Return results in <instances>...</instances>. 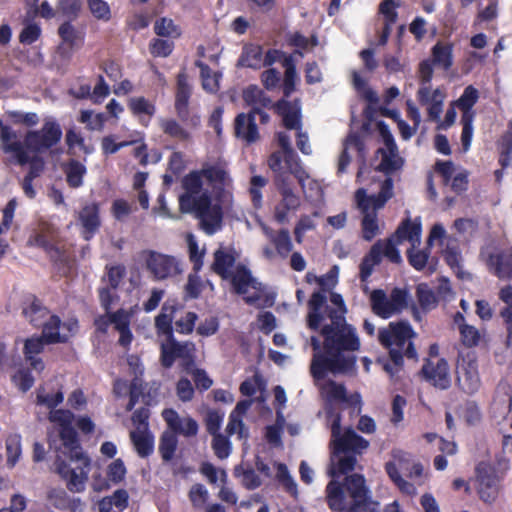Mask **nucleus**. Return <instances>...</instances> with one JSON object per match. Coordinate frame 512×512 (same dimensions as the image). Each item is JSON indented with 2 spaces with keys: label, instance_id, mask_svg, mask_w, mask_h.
Listing matches in <instances>:
<instances>
[{
  "label": "nucleus",
  "instance_id": "34",
  "mask_svg": "<svg viewBox=\"0 0 512 512\" xmlns=\"http://www.w3.org/2000/svg\"><path fill=\"white\" fill-rule=\"evenodd\" d=\"M243 100L251 109L248 113L255 114L260 108H267L271 105V99L257 86L250 85L243 91Z\"/></svg>",
  "mask_w": 512,
  "mask_h": 512
},
{
  "label": "nucleus",
  "instance_id": "24",
  "mask_svg": "<svg viewBox=\"0 0 512 512\" xmlns=\"http://www.w3.org/2000/svg\"><path fill=\"white\" fill-rule=\"evenodd\" d=\"M213 263L211 264V270L219 275L223 280L230 277V273L233 271L232 268L236 263L235 251L231 248L220 245L213 254Z\"/></svg>",
  "mask_w": 512,
  "mask_h": 512
},
{
  "label": "nucleus",
  "instance_id": "51",
  "mask_svg": "<svg viewBox=\"0 0 512 512\" xmlns=\"http://www.w3.org/2000/svg\"><path fill=\"white\" fill-rule=\"evenodd\" d=\"M272 243L274 244L277 253L283 258L287 257L293 248L291 237L287 229L280 230L276 237L273 238Z\"/></svg>",
  "mask_w": 512,
  "mask_h": 512
},
{
  "label": "nucleus",
  "instance_id": "30",
  "mask_svg": "<svg viewBox=\"0 0 512 512\" xmlns=\"http://www.w3.org/2000/svg\"><path fill=\"white\" fill-rule=\"evenodd\" d=\"M277 110L283 117L284 126L287 129H297L301 127V105L300 100L293 102L281 100L277 103Z\"/></svg>",
  "mask_w": 512,
  "mask_h": 512
},
{
  "label": "nucleus",
  "instance_id": "18",
  "mask_svg": "<svg viewBox=\"0 0 512 512\" xmlns=\"http://www.w3.org/2000/svg\"><path fill=\"white\" fill-rule=\"evenodd\" d=\"M424 378L436 388L445 390L451 385L448 363L439 359L436 363L428 361L421 370Z\"/></svg>",
  "mask_w": 512,
  "mask_h": 512
},
{
  "label": "nucleus",
  "instance_id": "17",
  "mask_svg": "<svg viewBox=\"0 0 512 512\" xmlns=\"http://www.w3.org/2000/svg\"><path fill=\"white\" fill-rule=\"evenodd\" d=\"M161 416L169 428L168 432H173L176 436L191 438L198 434L199 425L189 415L181 416L176 410L167 408L162 411Z\"/></svg>",
  "mask_w": 512,
  "mask_h": 512
},
{
  "label": "nucleus",
  "instance_id": "53",
  "mask_svg": "<svg viewBox=\"0 0 512 512\" xmlns=\"http://www.w3.org/2000/svg\"><path fill=\"white\" fill-rule=\"evenodd\" d=\"M330 302L336 306V308H329L327 307L326 311L328 313V318L330 319L329 324H333V317H340L343 320V324L345 326H350L346 323L345 320V313H346V306L343 300V297L338 293H331L330 295Z\"/></svg>",
  "mask_w": 512,
  "mask_h": 512
},
{
  "label": "nucleus",
  "instance_id": "13",
  "mask_svg": "<svg viewBox=\"0 0 512 512\" xmlns=\"http://www.w3.org/2000/svg\"><path fill=\"white\" fill-rule=\"evenodd\" d=\"M202 173L216 191L218 202H221L223 205H230L232 203V178L230 177L227 165L217 162L204 167Z\"/></svg>",
  "mask_w": 512,
  "mask_h": 512
},
{
  "label": "nucleus",
  "instance_id": "1",
  "mask_svg": "<svg viewBox=\"0 0 512 512\" xmlns=\"http://www.w3.org/2000/svg\"><path fill=\"white\" fill-rule=\"evenodd\" d=\"M324 338L323 351L320 340L312 336L311 346L314 350L310 365L313 378L322 375L323 368H329L333 374L346 373L354 367L355 357L346 352L357 351L360 341L353 326H345L340 317H333V324H325L320 331Z\"/></svg>",
  "mask_w": 512,
  "mask_h": 512
},
{
  "label": "nucleus",
  "instance_id": "45",
  "mask_svg": "<svg viewBox=\"0 0 512 512\" xmlns=\"http://www.w3.org/2000/svg\"><path fill=\"white\" fill-rule=\"evenodd\" d=\"M479 97L478 90L474 88L472 85L467 86L464 89L463 94L460 98L454 103L459 109L462 110V115H474L471 111V108L477 102Z\"/></svg>",
  "mask_w": 512,
  "mask_h": 512
},
{
  "label": "nucleus",
  "instance_id": "47",
  "mask_svg": "<svg viewBox=\"0 0 512 512\" xmlns=\"http://www.w3.org/2000/svg\"><path fill=\"white\" fill-rule=\"evenodd\" d=\"M154 32L161 37L178 38L181 35L180 28L174 24L173 20L167 17H162L156 20L154 24Z\"/></svg>",
  "mask_w": 512,
  "mask_h": 512
},
{
  "label": "nucleus",
  "instance_id": "43",
  "mask_svg": "<svg viewBox=\"0 0 512 512\" xmlns=\"http://www.w3.org/2000/svg\"><path fill=\"white\" fill-rule=\"evenodd\" d=\"M361 145H362V143L357 135L351 134L346 138L344 145H343V150L338 158V163H337V173L338 174L345 173L346 168L348 167V165L351 162V156L348 154V149L350 147H355L357 149H360Z\"/></svg>",
  "mask_w": 512,
  "mask_h": 512
},
{
  "label": "nucleus",
  "instance_id": "58",
  "mask_svg": "<svg viewBox=\"0 0 512 512\" xmlns=\"http://www.w3.org/2000/svg\"><path fill=\"white\" fill-rule=\"evenodd\" d=\"M416 293L418 302L423 309L430 310L436 306V296L426 284H419Z\"/></svg>",
  "mask_w": 512,
  "mask_h": 512
},
{
  "label": "nucleus",
  "instance_id": "57",
  "mask_svg": "<svg viewBox=\"0 0 512 512\" xmlns=\"http://www.w3.org/2000/svg\"><path fill=\"white\" fill-rule=\"evenodd\" d=\"M188 249L190 261L193 263V269L195 272H198L204 264L205 249H199L198 243L192 235L188 238Z\"/></svg>",
  "mask_w": 512,
  "mask_h": 512
},
{
  "label": "nucleus",
  "instance_id": "23",
  "mask_svg": "<svg viewBox=\"0 0 512 512\" xmlns=\"http://www.w3.org/2000/svg\"><path fill=\"white\" fill-rule=\"evenodd\" d=\"M327 372H330L329 368H323L322 375L319 378H313L321 396L330 402H347L346 388L335 381H325Z\"/></svg>",
  "mask_w": 512,
  "mask_h": 512
},
{
  "label": "nucleus",
  "instance_id": "61",
  "mask_svg": "<svg viewBox=\"0 0 512 512\" xmlns=\"http://www.w3.org/2000/svg\"><path fill=\"white\" fill-rule=\"evenodd\" d=\"M149 48L155 57H168L174 49V43L171 40L155 38L150 42Z\"/></svg>",
  "mask_w": 512,
  "mask_h": 512
},
{
  "label": "nucleus",
  "instance_id": "52",
  "mask_svg": "<svg viewBox=\"0 0 512 512\" xmlns=\"http://www.w3.org/2000/svg\"><path fill=\"white\" fill-rule=\"evenodd\" d=\"M64 396L61 391H58L54 395L46 392L44 387H39L36 395V403L38 405L45 406L49 409H53L63 402Z\"/></svg>",
  "mask_w": 512,
  "mask_h": 512
},
{
  "label": "nucleus",
  "instance_id": "6",
  "mask_svg": "<svg viewBox=\"0 0 512 512\" xmlns=\"http://www.w3.org/2000/svg\"><path fill=\"white\" fill-rule=\"evenodd\" d=\"M416 336L408 322H391L378 332V340L382 346L389 350L391 359L396 363L406 356L409 359H416L417 352L412 343Z\"/></svg>",
  "mask_w": 512,
  "mask_h": 512
},
{
  "label": "nucleus",
  "instance_id": "33",
  "mask_svg": "<svg viewBox=\"0 0 512 512\" xmlns=\"http://www.w3.org/2000/svg\"><path fill=\"white\" fill-rule=\"evenodd\" d=\"M79 220L84 228V238L89 240L100 225L99 209L95 203L88 204L79 212Z\"/></svg>",
  "mask_w": 512,
  "mask_h": 512
},
{
  "label": "nucleus",
  "instance_id": "20",
  "mask_svg": "<svg viewBox=\"0 0 512 512\" xmlns=\"http://www.w3.org/2000/svg\"><path fill=\"white\" fill-rule=\"evenodd\" d=\"M227 280L230 281L235 293L240 295L248 293L249 289H253L256 292L262 290L261 283L253 278L251 271L243 264H238Z\"/></svg>",
  "mask_w": 512,
  "mask_h": 512
},
{
  "label": "nucleus",
  "instance_id": "32",
  "mask_svg": "<svg viewBox=\"0 0 512 512\" xmlns=\"http://www.w3.org/2000/svg\"><path fill=\"white\" fill-rule=\"evenodd\" d=\"M47 344L43 336L41 337H31L25 340L24 344V354L25 359L29 362L30 366L41 372L44 370L45 365L40 357H37L44 350V345Z\"/></svg>",
  "mask_w": 512,
  "mask_h": 512
},
{
  "label": "nucleus",
  "instance_id": "60",
  "mask_svg": "<svg viewBox=\"0 0 512 512\" xmlns=\"http://www.w3.org/2000/svg\"><path fill=\"white\" fill-rule=\"evenodd\" d=\"M212 449L214 450L215 455L219 459H226L231 454V443L227 437L222 434H217L213 436L212 439Z\"/></svg>",
  "mask_w": 512,
  "mask_h": 512
},
{
  "label": "nucleus",
  "instance_id": "35",
  "mask_svg": "<svg viewBox=\"0 0 512 512\" xmlns=\"http://www.w3.org/2000/svg\"><path fill=\"white\" fill-rule=\"evenodd\" d=\"M130 439L140 457L145 458L153 453L154 438L150 431L133 430Z\"/></svg>",
  "mask_w": 512,
  "mask_h": 512
},
{
  "label": "nucleus",
  "instance_id": "10",
  "mask_svg": "<svg viewBox=\"0 0 512 512\" xmlns=\"http://www.w3.org/2000/svg\"><path fill=\"white\" fill-rule=\"evenodd\" d=\"M369 446V441L358 435L354 429L341 428V416L336 414L331 423L330 448L340 452L362 454Z\"/></svg>",
  "mask_w": 512,
  "mask_h": 512
},
{
  "label": "nucleus",
  "instance_id": "5",
  "mask_svg": "<svg viewBox=\"0 0 512 512\" xmlns=\"http://www.w3.org/2000/svg\"><path fill=\"white\" fill-rule=\"evenodd\" d=\"M392 196L393 180L389 177L381 183L380 191L377 195L368 196L364 188L356 191L355 200L357 207L363 214L362 233L364 240L371 241L379 234L376 211L382 208Z\"/></svg>",
  "mask_w": 512,
  "mask_h": 512
},
{
  "label": "nucleus",
  "instance_id": "2",
  "mask_svg": "<svg viewBox=\"0 0 512 512\" xmlns=\"http://www.w3.org/2000/svg\"><path fill=\"white\" fill-rule=\"evenodd\" d=\"M421 232L420 223L406 219L389 238L376 241L360 263V280L366 282L373 273L374 267L381 263L383 257L392 263L400 264L402 257L398 246L405 240L409 241L411 245L407 250L409 264L418 271L423 270L428 262L429 252L418 249L421 244Z\"/></svg>",
  "mask_w": 512,
  "mask_h": 512
},
{
  "label": "nucleus",
  "instance_id": "28",
  "mask_svg": "<svg viewBox=\"0 0 512 512\" xmlns=\"http://www.w3.org/2000/svg\"><path fill=\"white\" fill-rule=\"evenodd\" d=\"M22 313L34 327H40L51 315L41 301L32 295L25 299Z\"/></svg>",
  "mask_w": 512,
  "mask_h": 512
},
{
  "label": "nucleus",
  "instance_id": "8",
  "mask_svg": "<svg viewBox=\"0 0 512 512\" xmlns=\"http://www.w3.org/2000/svg\"><path fill=\"white\" fill-rule=\"evenodd\" d=\"M196 345L192 341H178L175 336L160 342V362L165 368H171L175 361H181L186 372L195 366Z\"/></svg>",
  "mask_w": 512,
  "mask_h": 512
},
{
  "label": "nucleus",
  "instance_id": "12",
  "mask_svg": "<svg viewBox=\"0 0 512 512\" xmlns=\"http://www.w3.org/2000/svg\"><path fill=\"white\" fill-rule=\"evenodd\" d=\"M62 129L54 120H46L39 130L28 131L24 138L25 147L36 153H42L60 142Z\"/></svg>",
  "mask_w": 512,
  "mask_h": 512
},
{
  "label": "nucleus",
  "instance_id": "48",
  "mask_svg": "<svg viewBox=\"0 0 512 512\" xmlns=\"http://www.w3.org/2000/svg\"><path fill=\"white\" fill-rule=\"evenodd\" d=\"M7 464L14 467L21 456V436L18 434L10 435L6 439Z\"/></svg>",
  "mask_w": 512,
  "mask_h": 512
},
{
  "label": "nucleus",
  "instance_id": "19",
  "mask_svg": "<svg viewBox=\"0 0 512 512\" xmlns=\"http://www.w3.org/2000/svg\"><path fill=\"white\" fill-rule=\"evenodd\" d=\"M204 177L202 170L192 171L183 178L182 185L185 193L180 195L179 204L182 211L192 207L194 199H197L201 194Z\"/></svg>",
  "mask_w": 512,
  "mask_h": 512
},
{
  "label": "nucleus",
  "instance_id": "55",
  "mask_svg": "<svg viewBox=\"0 0 512 512\" xmlns=\"http://www.w3.org/2000/svg\"><path fill=\"white\" fill-rule=\"evenodd\" d=\"M195 65L200 69L203 88L209 92L216 91L218 89V79L215 75H212L210 67L201 61H196Z\"/></svg>",
  "mask_w": 512,
  "mask_h": 512
},
{
  "label": "nucleus",
  "instance_id": "27",
  "mask_svg": "<svg viewBox=\"0 0 512 512\" xmlns=\"http://www.w3.org/2000/svg\"><path fill=\"white\" fill-rule=\"evenodd\" d=\"M486 263L500 279H512V251L489 254Z\"/></svg>",
  "mask_w": 512,
  "mask_h": 512
},
{
  "label": "nucleus",
  "instance_id": "22",
  "mask_svg": "<svg viewBox=\"0 0 512 512\" xmlns=\"http://www.w3.org/2000/svg\"><path fill=\"white\" fill-rule=\"evenodd\" d=\"M252 405V400L239 401L229 415V422L226 431L229 435L237 434L239 439H247L249 432L243 422V417Z\"/></svg>",
  "mask_w": 512,
  "mask_h": 512
},
{
  "label": "nucleus",
  "instance_id": "26",
  "mask_svg": "<svg viewBox=\"0 0 512 512\" xmlns=\"http://www.w3.org/2000/svg\"><path fill=\"white\" fill-rule=\"evenodd\" d=\"M190 90H177L175 97V110L178 118L188 127L197 128L200 123V116L191 114L189 110Z\"/></svg>",
  "mask_w": 512,
  "mask_h": 512
},
{
  "label": "nucleus",
  "instance_id": "39",
  "mask_svg": "<svg viewBox=\"0 0 512 512\" xmlns=\"http://www.w3.org/2000/svg\"><path fill=\"white\" fill-rule=\"evenodd\" d=\"M283 160L288 169V174H292L298 180L300 186L304 193H306V181L309 180V175L306 171L301 167L299 158L294 150H291V154L289 152H283Z\"/></svg>",
  "mask_w": 512,
  "mask_h": 512
},
{
  "label": "nucleus",
  "instance_id": "59",
  "mask_svg": "<svg viewBox=\"0 0 512 512\" xmlns=\"http://www.w3.org/2000/svg\"><path fill=\"white\" fill-rule=\"evenodd\" d=\"M129 108L135 115L145 114L152 116L155 113V106L144 97H134L129 100Z\"/></svg>",
  "mask_w": 512,
  "mask_h": 512
},
{
  "label": "nucleus",
  "instance_id": "7",
  "mask_svg": "<svg viewBox=\"0 0 512 512\" xmlns=\"http://www.w3.org/2000/svg\"><path fill=\"white\" fill-rule=\"evenodd\" d=\"M229 206L223 205L221 202L212 203L209 192L205 191L197 199H194L192 207L187 208L184 212H193L199 220L200 228L211 236L222 229L223 207Z\"/></svg>",
  "mask_w": 512,
  "mask_h": 512
},
{
  "label": "nucleus",
  "instance_id": "16",
  "mask_svg": "<svg viewBox=\"0 0 512 512\" xmlns=\"http://www.w3.org/2000/svg\"><path fill=\"white\" fill-rule=\"evenodd\" d=\"M476 472L477 492L480 499L487 504L494 503L499 493V478L495 470L486 464H480Z\"/></svg>",
  "mask_w": 512,
  "mask_h": 512
},
{
  "label": "nucleus",
  "instance_id": "15",
  "mask_svg": "<svg viewBox=\"0 0 512 512\" xmlns=\"http://www.w3.org/2000/svg\"><path fill=\"white\" fill-rule=\"evenodd\" d=\"M40 327L47 344L65 343L77 332L78 322L74 319L62 322L58 316L50 315Z\"/></svg>",
  "mask_w": 512,
  "mask_h": 512
},
{
  "label": "nucleus",
  "instance_id": "11",
  "mask_svg": "<svg viewBox=\"0 0 512 512\" xmlns=\"http://www.w3.org/2000/svg\"><path fill=\"white\" fill-rule=\"evenodd\" d=\"M143 255L146 269L154 280L172 279L183 273L182 261L173 255L154 250L145 251Z\"/></svg>",
  "mask_w": 512,
  "mask_h": 512
},
{
  "label": "nucleus",
  "instance_id": "42",
  "mask_svg": "<svg viewBox=\"0 0 512 512\" xmlns=\"http://www.w3.org/2000/svg\"><path fill=\"white\" fill-rule=\"evenodd\" d=\"M300 206V197H281L280 202L275 206L274 218L278 223H285L288 220V212L296 210Z\"/></svg>",
  "mask_w": 512,
  "mask_h": 512
},
{
  "label": "nucleus",
  "instance_id": "50",
  "mask_svg": "<svg viewBox=\"0 0 512 512\" xmlns=\"http://www.w3.org/2000/svg\"><path fill=\"white\" fill-rule=\"evenodd\" d=\"M236 477L241 478L243 486L247 489H256L261 485V480L252 468L244 469L242 466H236L234 469Z\"/></svg>",
  "mask_w": 512,
  "mask_h": 512
},
{
  "label": "nucleus",
  "instance_id": "54",
  "mask_svg": "<svg viewBox=\"0 0 512 512\" xmlns=\"http://www.w3.org/2000/svg\"><path fill=\"white\" fill-rule=\"evenodd\" d=\"M59 36L63 42L73 47L82 41L81 33L70 23L64 22L58 29Z\"/></svg>",
  "mask_w": 512,
  "mask_h": 512
},
{
  "label": "nucleus",
  "instance_id": "63",
  "mask_svg": "<svg viewBox=\"0 0 512 512\" xmlns=\"http://www.w3.org/2000/svg\"><path fill=\"white\" fill-rule=\"evenodd\" d=\"M277 478L284 486L287 492H289L293 496L297 495V484L289 474L288 468L285 464H277Z\"/></svg>",
  "mask_w": 512,
  "mask_h": 512
},
{
  "label": "nucleus",
  "instance_id": "25",
  "mask_svg": "<svg viewBox=\"0 0 512 512\" xmlns=\"http://www.w3.org/2000/svg\"><path fill=\"white\" fill-rule=\"evenodd\" d=\"M235 136L246 143H254L259 139V132L255 122V114L240 113L234 121Z\"/></svg>",
  "mask_w": 512,
  "mask_h": 512
},
{
  "label": "nucleus",
  "instance_id": "62",
  "mask_svg": "<svg viewBox=\"0 0 512 512\" xmlns=\"http://www.w3.org/2000/svg\"><path fill=\"white\" fill-rule=\"evenodd\" d=\"M198 316L194 312H186L183 316L175 321L176 331L180 334L188 335L194 330Z\"/></svg>",
  "mask_w": 512,
  "mask_h": 512
},
{
  "label": "nucleus",
  "instance_id": "64",
  "mask_svg": "<svg viewBox=\"0 0 512 512\" xmlns=\"http://www.w3.org/2000/svg\"><path fill=\"white\" fill-rule=\"evenodd\" d=\"M461 341L466 347L476 346L480 341L479 331L471 325L460 324Z\"/></svg>",
  "mask_w": 512,
  "mask_h": 512
},
{
  "label": "nucleus",
  "instance_id": "3",
  "mask_svg": "<svg viewBox=\"0 0 512 512\" xmlns=\"http://www.w3.org/2000/svg\"><path fill=\"white\" fill-rule=\"evenodd\" d=\"M49 420L60 426L62 447L55 460L56 472L72 493H82L88 481L90 460L84 455L73 428L74 414L69 410H52Z\"/></svg>",
  "mask_w": 512,
  "mask_h": 512
},
{
  "label": "nucleus",
  "instance_id": "31",
  "mask_svg": "<svg viewBox=\"0 0 512 512\" xmlns=\"http://www.w3.org/2000/svg\"><path fill=\"white\" fill-rule=\"evenodd\" d=\"M457 381L467 393H474L479 387V375L473 362L462 363L457 367Z\"/></svg>",
  "mask_w": 512,
  "mask_h": 512
},
{
  "label": "nucleus",
  "instance_id": "46",
  "mask_svg": "<svg viewBox=\"0 0 512 512\" xmlns=\"http://www.w3.org/2000/svg\"><path fill=\"white\" fill-rule=\"evenodd\" d=\"M160 128L165 134L180 141H186L190 138L189 132L175 119H161Z\"/></svg>",
  "mask_w": 512,
  "mask_h": 512
},
{
  "label": "nucleus",
  "instance_id": "44",
  "mask_svg": "<svg viewBox=\"0 0 512 512\" xmlns=\"http://www.w3.org/2000/svg\"><path fill=\"white\" fill-rule=\"evenodd\" d=\"M283 66L285 68L283 92L285 97H289L295 90L298 75L295 63L291 57L284 58Z\"/></svg>",
  "mask_w": 512,
  "mask_h": 512
},
{
  "label": "nucleus",
  "instance_id": "29",
  "mask_svg": "<svg viewBox=\"0 0 512 512\" xmlns=\"http://www.w3.org/2000/svg\"><path fill=\"white\" fill-rule=\"evenodd\" d=\"M177 310L175 303H164L160 313L155 317V329L158 337H165V339L174 336L173 332V319Z\"/></svg>",
  "mask_w": 512,
  "mask_h": 512
},
{
  "label": "nucleus",
  "instance_id": "36",
  "mask_svg": "<svg viewBox=\"0 0 512 512\" xmlns=\"http://www.w3.org/2000/svg\"><path fill=\"white\" fill-rule=\"evenodd\" d=\"M433 65L447 71L453 65V46L449 43H436L432 48Z\"/></svg>",
  "mask_w": 512,
  "mask_h": 512
},
{
  "label": "nucleus",
  "instance_id": "40",
  "mask_svg": "<svg viewBox=\"0 0 512 512\" xmlns=\"http://www.w3.org/2000/svg\"><path fill=\"white\" fill-rule=\"evenodd\" d=\"M0 142L1 149L5 153H11L13 150H19L22 142L19 140L16 132L9 126L3 124L0 120Z\"/></svg>",
  "mask_w": 512,
  "mask_h": 512
},
{
  "label": "nucleus",
  "instance_id": "14",
  "mask_svg": "<svg viewBox=\"0 0 512 512\" xmlns=\"http://www.w3.org/2000/svg\"><path fill=\"white\" fill-rule=\"evenodd\" d=\"M378 129L384 142V147L378 150V153L381 154V162L378 168L380 171L389 174L399 170L403 166L404 161L399 155L398 147L388 126L383 121H380Z\"/></svg>",
  "mask_w": 512,
  "mask_h": 512
},
{
  "label": "nucleus",
  "instance_id": "41",
  "mask_svg": "<svg viewBox=\"0 0 512 512\" xmlns=\"http://www.w3.org/2000/svg\"><path fill=\"white\" fill-rule=\"evenodd\" d=\"M178 446V438L173 432L164 431L160 438L159 453L165 462L173 459Z\"/></svg>",
  "mask_w": 512,
  "mask_h": 512
},
{
  "label": "nucleus",
  "instance_id": "9",
  "mask_svg": "<svg viewBox=\"0 0 512 512\" xmlns=\"http://www.w3.org/2000/svg\"><path fill=\"white\" fill-rule=\"evenodd\" d=\"M369 300L373 313L383 319H388L407 307L408 292L396 287L390 295H387L384 290L375 289L370 293Z\"/></svg>",
  "mask_w": 512,
  "mask_h": 512
},
{
  "label": "nucleus",
  "instance_id": "49",
  "mask_svg": "<svg viewBox=\"0 0 512 512\" xmlns=\"http://www.w3.org/2000/svg\"><path fill=\"white\" fill-rule=\"evenodd\" d=\"M79 121L85 123L88 130L101 131L104 128L106 116L103 113L94 114L91 110H83L81 111Z\"/></svg>",
  "mask_w": 512,
  "mask_h": 512
},
{
  "label": "nucleus",
  "instance_id": "56",
  "mask_svg": "<svg viewBox=\"0 0 512 512\" xmlns=\"http://www.w3.org/2000/svg\"><path fill=\"white\" fill-rule=\"evenodd\" d=\"M88 8L91 14L98 20L109 21L111 19V9L104 0H88Z\"/></svg>",
  "mask_w": 512,
  "mask_h": 512
},
{
  "label": "nucleus",
  "instance_id": "4",
  "mask_svg": "<svg viewBox=\"0 0 512 512\" xmlns=\"http://www.w3.org/2000/svg\"><path fill=\"white\" fill-rule=\"evenodd\" d=\"M326 503L336 512H380L364 475L352 473L343 481L331 479L325 488Z\"/></svg>",
  "mask_w": 512,
  "mask_h": 512
},
{
  "label": "nucleus",
  "instance_id": "21",
  "mask_svg": "<svg viewBox=\"0 0 512 512\" xmlns=\"http://www.w3.org/2000/svg\"><path fill=\"white\" fill-rule=\"evenodd\" d=\"M357 464V457L355 454L340 452L336 449H331L330 464L328 468V475L332 479H336L341 475H349L355 469Z\"/></svg>",
  "mask_w": 512,
  "mask_h": 512
},
{
  "label": "nucleus",
  "instance_id": "37",
  "mask_svg": "<svg viewBox=\"0 0 512 512\" xmlns=\"http://www.w3.org/2000/svg\"><path fill=\"white\" fill-rule=\"evenodd\" d=\"M238 66L259 69L263 67L262 47L255 44L245 45L238 60Z\"/></svg>",
  "mask_w": 512,
  "mask_h": 512
},
{
  "label": "nucleus",
  "instance_id": "38",
  "mask_svg": "<svg viewBox=\"0 0 512 512\" xmlns=\"http://www.w3.org/2000/svg\"><path fill=\"white\" fill-rule=\"evenodd\" d=\"M63 171L68 185L72 188H79L83 185V178L87 173L86 166L75 159H70L64 166Z\"/></svg>",
  "mask_w": 512,
  "mask_h": 512
}]
</instances>
